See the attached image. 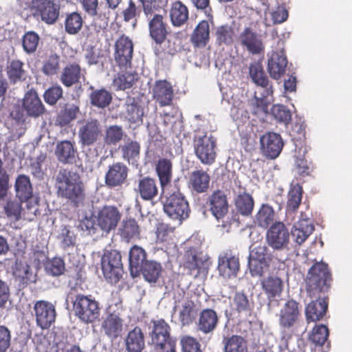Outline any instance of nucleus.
I'll return each mask as SVG.
<instances>
[{
  "instance_id": "1",
  "label": "nucleus",
  "mask_w": 352,
  "mask_h": 352,
  "mask_svg": "<svg viewBox=\"0 0 352 352\" xmlns=\"http://www.w3.org/2000/svg\"><path fill=\"white\" fill-rule=\"evenodd\" d=\"M120 219L121 213L117 207L106 205L96 210L94 214L85 215L80 227L89 234H95L98 228L108 234L116 229Z\"/></svg>"
},
{
  "instance_id": "2",
  "label": "nucleus",
  "mask_w": 352,
  "mask_h": 352,
  "mask_svg": "<svg viewBox=\"0 0 352 352\" xmlns=\"http://www.w3.org/2000/svg\"><path fill=\"white\" fill-rule=\"evenodd\" d=\"M249 76L256 85L254 99L252 100V104L255 107V113H266L269 104L272 102L273 90L260 63L254 62L250 65Z\"/></svg>"
},
{
  "instance_id": "3",
  "label": "nucleus",
  "mask_w": 352,
  "mask_h": 352,
  "mask_svg": "<svg viewBox=\"0 0 352 352\" xmlns=\"http://www.w3.org/2000/svg\"><path fill=\"white\" fill-rule=\"evenodd\" d=\"M58 196L78 205L84 199V190L80 175L67 169H61L56 177Z\"/></svg>"
},
{
  "instance_id": "4",
  "label": "nucleus",
  "mask_w": 352,
  "mask_h": 352,
  "mask_svg": "<svg viewBox=\"0 0 352 352\" xmlns=\"http://www.w3.org/2000/svg\"><path fill=\"white\" fill-rule=\"evenodd\" d=\"M72 308L74 315L85 324L92 323L100 316L99 302L91 296L76 295Z\"/></svg>"
},
{
  "instance_id": "5",
  "label": "nucleus",
  "mask_w": 352,
  "mask_h": 352,
  "mask_svg": "<svg viewBox=\"0 0 352 352\" xmlns=\"http://www.w3.org/2000/svg\"><path fill=\"white\" fill-rule=\"evenodd\" d=\"M164 210L170 218L179 222L188 218L190 212L188 201L179 191L166 197L164 201Z\"/></svg>"
},
{
  "instance_id": "6",
  "label": "nucleus",
  "mask_w": 352,
  "mask_h": 352,
  "mask_svg": "<svg viewBox=\"0 0 352 352\" xmlns=\"http://www.w3.org/2000/svg\"><path fill=\"white\" fill-rule=\"evenodd\" d=\"M216 138L210 133L198 134L194 139L195 153L204 164H212L216 158Z\"/></svg>"
},
{
  "instance_id": "7",
  "label": "nucleus",
  "mask_w": 352,
  "mask_h": 352,
  "mask_svg": "<svg viewBox=\"0 0 352 352\" xmlns=\"http://www.w3.org/2000/svg\"><path fill=\"white\" fill-rule=\"evenodd\" d=\"M331 280L327 265L323 262L316 263L309 270L307 286L309 292H322L329 287Z\"/></svg>"
},
{
  "instance_id": "8",
  "label": "nucleus",
  "mask_w": 352,
  "mask_h": 352,
  "mask_svg": "<svg viewBox=\"0 0 352 352\" xmlns=\"http://www.w3.org/2000/svg\"><path fill=\"white\" fill-rule=\"evenodd\" d=\"M121 258L120 253L116 250H106L101 258L102 273L111 283H117L122 276Z\"/></svg>"
},
{
  "instance_id": "9",
  "label": "nucleus",
  "mask_w": 352,
  "mask_h": 352,
  "mask_svg": "<svg viewBox=\"0 0 352 352\" xmlns=\"http://www.w3.org/2000/svg\"><path fill=\"white\" fill-rule=\"evenodd\" d=\"M169 326L164 320L153 322L152 343L161 352H176L175 342L170 339Z\"/></svg>"
},
{
  "instance_id": "10",
  "label": "nucleus",
  "mask_w": 352,
  "mask_h": 352,
  "mask_svg": "<svg viewBox=\"0 0 352 352\" xmlns=\"http://www.w3.org/2000/svg\"><path fill=\"white\" fill-rule=\"evenodd\" d=\"M102 135V127L97 119H88L79 123L78 136L82 146H91L99 140Z\"/></svg>"
},
{
  "instance_id": "11",
  "label": "nucleus",
  "mask_w": 352,
  "mask_h": 352,
  "mask_svg": "<svg viewBox=\"0 0 352 352\" xmlns=\"http://www.w3.org/2000/svg\"><path fill=\"white\" fill-rule=\"evenodd\" d=\"M289 232L282 222H275L266 233V241L274 250H288L289 244Z\"/></svg>"
},
{
  "instance_id": "12",
  "label": "nucleus",
  "mask_w": 352,
  "mask_h": 352,
  "mask_svg": "<svg viewBox=\"0 0 352 352\" xmlns=\"http://www.w3.org/2000/svg\"><path fill=\"white\" fill-rule=\"evenodd\" d=\"M56 0H31L30 8L34 14L39 16L47 24H54L59 16V5Z\"/></svg>"
},
{
  "instance_id": "13",
  "label": "nucleus",
  "mask_w": 352,
  "mask_h": 352,
  "mask_svg": "<svg viewBox=\"0 0 352 352\" xmlns=\"http://www.w3.org/2000/svg\"><path fill=\"white\" fill-rule=\"evenodd\" d=\"M267 251L268 248L264 245H257L250 250L248 265L252 276H261L269 266L270 258Z\"/></svg>"
},
{
  "instance_id": "14",
  "label": "nucleus",
  "mask_w": 352,
  "mask_h": 352,
  "mask_svg": "<svg viewBox=\"0 0 352 352\" xmlns=\"http://www.w3.org/2000/svg\"><path fill=\"white\" fill-rule=\"evenodd\" d=\"M133 52V44L129 37L122 35L116 41L114 58L121 69H126L131 66Z\"/></svg>"
},
{
  "instance_id": "15",
  "label": "nucleus",
  "mask_w": 352,
  "mask_h": 352,
  "mask_svg": "<svg viewBox=\"0 0 352 352\" xmlns=\"http://www.w3.org/2000/svg\"><path fill=\"white\" fill-rule=\"evenodd\" d=\"M300 317L298 302L293 299L287 300L278 314V323L281 328L289 329L298 323Z\"/></svg>"
},
{
  "instance_id": "16",
  "label": "nucleus",
  "mask_w": 352,
  "mask_h": 352,
  "mask_svg": "<svg viewBox=\"0 0 352 352\" xmlns=\"http://www.w3.org/2000/svg\"><path fill=\"white\" fill-rule=\"evenodd\" d=\"M239 40L241 46L250 54L258 55L264 52L265 45L262 36L249 27L241 31Z\"/></svg>"
},
{
  "instance_id": "17",
  "label": "nucleus",
  "mask_w": 352,
  "mask_h": 352,
  "mask_svg": "<svg viewBox=\"0 0 352 352\" xmlns=\"http://www.w3.org/2000/svg\"><path fill=\"white\" fill-rule=\"evenodd\" d=\"M36 324L41 329H48L55 321L56 311L54 306L47 301H37L34 306Z\"/></svg>"
},
{
  "instance_id": "18",
  "label": "nucleus",
  "mask_w": 352,
  "mask_h": 352,
  "mask_svg": "<svg viewBox=\"0 0 352 352\" xmlns=\"http://www.w3.org/2000/svg\"><path fill=\"white\" fill-rule=\"evenodd\" d=\"M260 142L262 152L270 159L276 158L283 147L282 138L279 134L274 132L263 135L260 138Z\"/></svg>"
},
{
  "instance_id": "19",
  "label": "nucleus",
  "mask_w": 352,
  "mask_h": 352,
  "mask_svg": "<svg viewBox=\"0 0 352 352\" xmlns=\"http://www.w3.org/2000/svg\"><path fill=\"white\" fill-rule=\"evenodd\" d=\"M267 71L270 76L279 79L285 72L287 59L283 51L272 52L268 54Z\"/></svg>"
},
{
  "instance_id": "20",
  "label": "nucleus",
  "mask_w": 352,
  "mask_h": 352,
  "mask_svg": "<svg viewBox=\"0 0 352 352\" xmlns=\"http://www.w3.org/2000/svg\"><path fill=\"white\" fill-rule=\"evenodd\" d=\"M218 272L223 278L235 277L239 270V261L230 253H224L219 256Z\"/></svg>"
},
{
  "instance_id": "21",
  "label": "nucleus",
  "mask_w": 352,
  "mask_h": 352,
  "mask_svg": "<svg viewBox=\"0 0 352 352\" xmlns=\"http://www.w3.org/2000/svg\"><path fill=\"white\" fill-rule=\"evenodd\" d=\"M153 98L160 106H169L173 99V89L166 80H157L152 90Z\"/></svg>"
},
{
  "instance_id": "22",
  "label": "nucleus",
  "mask_w": 352,
  "mask_h": 352,
  "mask_svg": "<svg viewBox=\"0 0 352 352\" xmlns=\"http://www.w3.org/2000/svg\"><path fill=\"white\" fill-rule=\"evenodd\" d=\"M128 175V168L121 162L109 166L105 175V183L109 187H117L124 183Z\"/></svg>"
},
{
  "instance_id": "23",
  "label": "nucleus",
  "mask_w": 352,
  "mask_h": 352,
  "mask_svg": "<svg viewBox=\"0 0 352 352\" xmlns=\"http://www.w3.org/2000/svg\"><path fill=\"white\" fill-rule=\"evenodd\" d=\"M314 226L311 220L301 214L300 219L296 222L291 231V234L296 243L301 245L314 232Z\"/></svg>"
},
{
  "instance_id": "24",
  "label": "nucleus",
  "mask_w": 352,
  "mask_h": 352,
  "mask_svg": "<svg viewBox=\"0 0 352 352\" xmlns=\"http://www.w3.org/2000/svg\"><path fill=\"white\" fill-rule=\"evenodd\" d=\"M155 172L160 181L162 192L170 184L173 177V164L166 158L159 159L155 164Z\"/></svg>"
},
{
  "instance_id": "25",
  "label": "nucleus",
  "mask_w": 352,
  "mask_h": 352,
  "mask_svg": "<svg viewBox=\"0 0 352 352\" xmlns=\"http://www.w3.org/2000/svg\"><path fill=\"white\" fill-rule=\"evenodd\" d=\"M210 208L212 214L217 220L225 217L228 210V204L223 192L217 190L211 195Z\"/></svg>"
},
{
  "instance_id": "26",
  "label": "nucleus",
  "mask_w": 352,
  "mask_h": 352,
  "mask_svg": "<svg viewBox=\"0 0 352 352\" xmlns=\"http://www.w3.org/2000/svg\"><path fill=\"white\" fill-rule=\"evenodd\" d=\"M23 107L27 113L32 117L39 116L45 110L41 100L34 90H30L25 94L23 98Z\"/></svg>"
},
{
  "instance_id": "27",
  "label": "nucleus",
  "mask_w": 352,
  "mask_h": 352,
  "mask_svg": "<svg viewBox=\"0 0 352 352\" xmlns=\"http://www.w3.org/2000/svg\"><path fill=\"white\" fill-rule=\"evenodd\" d=\"M148 28L150 36L156 43L161 44L165 41L168 31L162 15L155 14L149 21Z\"/></svg>"
},
{
  "instance_id": "28",
  "label": "nucleus",
  "mask_w": 352,
  "mask_h": 352,
  "mask_svg": "<svg viewBox=\"0 0 352 352\" xmlns=\"http://www.w3.org/2000/svg\"><path fill=\"white\" fill-rule=\"evenodd\" d=\"M102 329L108 337L116 338L123 330V320L118 314H109L102 323Z\"/></svg>"
},
{
  "instance_id": "29",
  "label": "nucleus",
  "mask_w": 352,
  "mask_h": 352,
  "mask_svg": "<svg viewBox=\"0 0 352 352\" xmlns=\"http://www.w3.org/2000/svg\"><path fill=\"white\" fill-rule=\"evenodd\" d=\"M129 268L133 277L138 276L146 261V252L139 246L134 245L129 252Z\"/></svg>"
},
{
  "instance_id": "30",
  "label": "nucleus",
  "mask_w": 352,
  "mask_h": 352,
  "mask_svg": "<svg viewBox=\"0 0 352 352\" xmlns=\"http://www.w3.org/2000/svg\"><path fill=\"white\" fill-rule=\"evenodd\" d=\"M15 191L16 197L21 201H27V207L31 208L30 203L28 202L32 195V186L29 177L25 175H19L15 181Z\"/></svg>"
},
{
  "instance_id": "31",
  "label": "nucleus",
  "mask_w": 352,
  "mask_h": 352,
  "mask_svg": "<svg viewBox=\"0 0 352 352\" xmlns=\"http://www.w3.org/2000/svg\"><path fill=\"white\" fill-rule=\"evenodd\" d=\"M262 288L269 298V306L272 303V298L279 296L283 291V281L275 275H270L263 278Z\"/></svg>"
},
{
  "instance_id": "32",
  "label": "nucleus",
  "mask_w": 352,
  "mask_h": 352,
  "mask_svg": "<svg viewBox=\"0 0 352 352\" xmlns=\"http://www.w3.org/2000/svg\"><path fill=\"white\" fill-rule=\"evenodd\" d=\"M175 309H179V318L183 326L191 324L197 316V309L194 302L188 299L176 304Z\"/></svg>"
},
{
  "instance_id": "33",
  "label": "nucleus",
  "mask_w": 352,
  "mask_h": 352,
  "mask_svg": "<svg viewBox=\"0 0 352 352\" xmlns=\"http://www.w3.org/2000/svg\"><path fill=\"white\" fill-rule=\"evenodd\" d=\"M55 153L60 162L65 164H72L75 161L77 151L73 143L65 140L56 145Z\"/></svg>"
},
{
  "instance_id": "34",
  "label": "nucleus",
  "mask_w": 352,
  "mask_h": 352,
  "mask_svg": "<svg viewBox=\"0 0 352 352\" xmlns=\"http://www.w3.org/2000/svg\"><path fill=\"white\" fill-rule=\"evenodd\" d=\"M137 190L140 197L146 201L153 200L158 194L156 181L148 177L139 180Z\"/></svg>"
},
{
  "instance_id": "35",
  "label": "nucleus",
  "mask_w": 352,
  "mask_h": 352,
  "mask_svg": "<svg viewBox=\"0 0 352 352\" xmlns=\"http://www.w3.org/2000/svg\"><path fill=\"white\" fill-rule=\"evenodd\" d=\"M129 352H142L144 347V338L142 330L135 327L128 333L125 340Z\"/></svg>"
},
{
  "instance_id": "36",
  "label": "nucleus",
  "mask_w": 352,
  "mask_h": 352,
  "mask_svg": "<svg viewBox=\"0 0 352 352\" xmlns=\"http://www.w3.org/2000/svg\"><path fill=\"white\" fill-rule=\"evenodd\" d=\"M218 322V317L214 311L207 309L200 314L198 329L204 333H209L214 330Z\"/></svg>"
},
{
  "instance_id": "37",
  "label": "nucleus",
  "mask_w": 352,
  "mask_h": 352,
  "mask_svg": "<svg viewBox=\"0 0 352 352\" xmlns=\"http://www.w3.org/2000/svg\"><path fill=\"white\" fill-rule=\"evenodd\" d=\"M210 25L203 20L198 23L191 35V41L196 47H204L209 41Z\"/></svg>"
},
{
  "instance_id": "38",
  "label": "nucleus",
  "mask_w": 352,
  "mask_h": 352,
  "mask_svg": "<svg viewBox=\"0 0 352 352\" xmlns=\"http://www.w3.org/2000/svg\"><path fill=\"white\" fill-rule=\"evenodd\" d=\"M327 309L324 299H318L310 302L306 307V317L308 322H315L323 318Z\"/></svg>"
},
{
  "instance_id": "39",
  "label": "nucleus",
  "mask_w": 352,
  "mask_h": 352,
  "mask_svg": "<svg viewBox=\"0 0 352 352\" xmlns=\"http://www.w3.org/2000/svg\"><path fill=\"white\" fill-rule=\"evenodd\" d=\"M142 106L134 98H129L125 104V116L131 123H140L144 116Z\"/></svg>"
},
{
  "instance_id": "40",
  "label": "nucleus",
  "mask_w": 352,
  "mask_h": 352,
  "mask_svg": "<svg viewBox=\"0 0 352 352\" xmlns=\"http://www.w3.org/2000/svg\"><path fill=\"white\" fill-rule=\"evenodd\" d=\"M170 17L174 26L179 27L184 24L188 19L187 7L181 1H175L172 4Z\"/></svg>"
},
{
  "instance_id": "41",
  "label": "nucleus",
  "mask_w": 352,
  "mask_h": 352,
  "mask_svg": "<svg viewBox=\"0 0 352 352\" xmlns=\"http://www.w3.org/2000/svg\"><path fill=\"white\" fill-rule=\"evenodd\" d=\"M292 135L295 144V148L299 149L300 155L306 154L307 147L305 144V124L304 122L295 123L292 128Z\"/></svg>"
},
{
  "instance_id": "42",
  "label": "nucleus",
  "mask_w": 352,
  "mask_h": 352,
  "mask_svg": "<svg viewBox=\"0 0 352 352\" xmlns=\"http://www.w3.org/2000/svg\"><path fill=\"white\" fill-rule=\"evenodd\" d=\"M190 182L193 190L197 192H204L208 188L210 176L206 172L197 170L192 173Z\"/></svg>"
},
{
  "instance_id": "43",
  "label": "nucleus",
  "mask_w": 352,
  "mask_h": 352,
  "mask_svg": "<svg viewBox=\"0 0 352 352\" xmlns=\"http://www.w3.org/2000/svg\"><path fill=\"white\" fill-rule=\"evenodd\" d=\"M13 273L23 284L27 285L30 282L35 281V276L30 266L25 262L16 261Z\"/></svg>"
},
{
  "instance_id": "44",
  "label": "nucleus",
  "mask_w": 352,
  "mask_h": 352,
  "mask_svg": "<svg viewBox=\"0 0 352 352\" xmlns=\"http://www.w3.org/2000/svg\"><path fill=\"white\" fill-rule=\"evenodd\" d=\"M122 158L129 164H135L140 157V146L136 141H129L120 147Z\"/></svg>"
},
{
  "instance_id": "45",
  "label": "nucleus",
  "mask_w": 352,
  "mask_h": 352,
  "mask_svg": "<svg viewBox=\"0 0 352 352\" xmlns=\"http://www.w3.org/2000/svg\"><path fill=\"white\" fill-rule=\"evenodd\" d=\"M7 74L12 83H16L25 79L26 72L23 69V63L12 60L7 67Z\"/></svg>"
},
{
  "instance_id": "46",
  "label": "nucleus",
  "mask_w": 352,
  "mask_h": 352,
  "mask_svg": "<svg viewBox=\"0 0 352 352\" xmlns=\"http://www.w3.org/2000/svg\"><path fill=\"white\" fill-rule=\"evenodd\" d=\"M185 257V267L189 270L191 275L197 277L201 272H204V262L197 257L194 250L188 252Z\"/></svg>"
},
{
  "instance_id": "47",
  "label": "nucleus",
  "mask_w": 352,
  "mask_h": 352,
  "mask_svg": "<svg viewBox=\"0 0 352 352\" xmlns=\"http://www.w3.org/2000/svg\"><path fill=\"white\" fill-rule=\"evenodd\" d=\"M140 272H142L146 281L155 283L161 274L162 266L160 263L155 261H146Z\"/></svg>"
},
{
  "instance_id": "48",
  "label": "nucleus",
  "mask_w": 352,
  "mask_h": 352,
  "mask_svg": "<svg viewBox=\"0 0 352 352\" xmlns=\"http://www.w3.org/2000/svg\"><path fill=\"white\" fill-rule=\"evenodd\" d=\"M138 73L125 72L117 75L113 81V86L116 90H124L131 88L138 80Z\"/></svg>"
},
{
  "instance_id": "49",
  "label": "nucleus",
  "mask_w": 352,
  "mask_h": 352,
  "mask_svg": "<svg viewBox=\"0 0 352 352\" xmlns=\"http://www.w3.org/2000/svg\"><path fill=\"white\" fill-rule=\"evenodd\" d=\"M232 306L239 314H250L253 309V303L242 292H236L232 302Z\"/></svg>"
},
{
  "instance_id": "50",
  "label": "nucleus",
  "mask_w": 352,
  "mask_h": 352,
  "mask_svg": "<svg viewBox=\"0 0 352 352\" xmlns=\"http://www.w3.org/2000/svg\"><path fill=\"white\" fill-rule=\"evenodd\" d=\"M120 236L126 241L138 238L140 235V227L133 219L123 221L120 228Z\"/></svg>"
},
{
  "instance_id": "51",
  "label": "nucleus",
  "mask_w": 352,
  "mask_h": 352,
  "mask_svg": "<svg viewBox=\"0 0 352 352\" xmlns=\"http://www.w3.org/2000/svg\"><path fill=\"white\" fill-rule=\"evenodd\" d=\"M225 352H248L245 339L239 336H232L223 339Z\"/></svg>"
},
{
  "instance_id": "52",
  "label": "nucleus",
  "mask_w": 352,
  "mask_h": 352,
  "mask_svg": "<svg viewBox=\"0 0 352 352\" xmlns=\"http://www.w3.org/2000/svg\"><path fill=\"white\" fill-rule=\"evenodd\" d=\"M80 76V67L78 65H70L64 69L60 80L65 86L71 87L78 82Z\"/></svg>"
},
{
  "instance_id": "53",
  "label": "nucleus",
  "mask_w": 352,
  "mask_h": 352,
  "mask_svg": "<svg viewBox=\"0 0 352 352\" xmlns=\"http://www.w3.org/2000/svg\"><path fill=\"white\" fill-rule=\"evenodd\" d=\"M90 100L92 105L98 108H104L111 103L112 96L106 89H97L91 94Z\"/></svg>"
},
{
  "instance_id": "54",
  "label": "nucleus",
  "mask_w": 352,
  "mask_h": 352,
  "mask_svg": "<svg viewBox=\"0 0 352 352\" xmlns=\"http://www.w3.org/2000/svg\"><path fill=\"white\" fill-rule=\"evenodd\" d=\"M234 36V29L228 25H223L217 28L215 36L219 45H228L232 44Z\"/></svg>"
},
{
  "instance_id": "55",
  "label": "nucleus",
  "mask_w": 352,
  "mask_h": 352,
  "mask_svg": "<svg viewBox=\"0 0 352 352\" xmlns=\"http://www.w3.org/2000/svg\"><path fill=\"white\" fill-rule=\"evenodd\" d=\"M235 205L241 214L249 215L252 213L254 208V200L250 195L245 192L238 195Z\"/></svg>"
},
{
  "instance_id": "56",
  "label": "nucleus",
  "mask_w": 352,
  "mask_h": 352,
  "mask_svg": "<svg viewBox=\"0 0 352 352\" xmlns=\"http://www.w3.org/2000/svg\"><path fill=\"white\" fill-rule=\"evenodd\" d=\"M302 190L301 186L298 184H292L288 193V200L287 208L288 210L294 211L296 210L302 199Z\"/></svg>"
},
{
  "instance_id": "57",
  "label": "nucleus",
  "mask_w": 352,
  "mask_h": 352,
  "mask_svg": "<svg viewBox=\"0 0 352 352\" xmlns=\"http://www.w3.org/2000/svg\"><path fill=\"white\" fill-rule=\"evenodd\" d=\"M274 217V211L269 205H263L256 215V221L258 225L266 228L271 223Z\"/></svg>"
},
{
  "instance_id": "58",
  "label": "nucleus",
  "mask_w": 352,
  "mask_h": 352,
  "mask_svg": "<svg viewBox=\"0 0 352 352\" xmlns=\"http://www.w3.org/2000/svg\"><path fill=\"white\" fill-rule=\"evenodd\" d=\"M329 337V329L327 326L324 324L316 325L311 335L309 336L310 340L316 345L322 346L324 344Z\"/></svg>"
},
{
  "instance_id": "59",
  "label": "nucleus",
  "mask_w": 352,
  "mask_h": 352,
  "mask_svg": "<svg viewBox=\"0 0 352 352\" xmlns=\"http://www.w3.org/2000/svg\"><path fill=\"white\" fill-rule=\"evenodd\" d=\"M46 272L53 276H58L63 274L65 272L64 261L59 257H55L46 262L45 265Z\"/></svg>"
},
{
  "instance_id": "60",
  "label": "nucleus",
  "mask_w": 352,
  "mask_h": 352,
  "mask_svg": "<svg viewBox=\"0 0 352 352\" xmlns=\"http://www.w3.org/2000/svg\"><path fill=\"white\" fill-rule=\"evenodd\" d=\"M123 135L124 132L121 126H110L106 130L104 142L108 145H116L122 139Z\"/></svg>"
},
{
  "instance_id": "61",
  "label": "nucleus",
  "mask_w": 352,
  "mask_h": 352,
  "mask_svg": "<svg viewBox=\"0 0 352 352\" xmlns=\"http://www.w3.org/2000/svg\"><path fill=\"white\" fill-rule=\"evenodd\" d=\"M65 30L70 34H75L81 29L82 19L76 12L70 14L65 20Z\"/></svg>"
},
{
  "instance_id": "62",
  "label": "nucleus",
  "mask_w": 352,
  "mask_h": 352,
  "mask_svg": "<svg viewBox=\"0 0 352 352\" xmlns=\"http://www.w3.org/2000/svg\"><path fill=\"white\" fill-rule=\"evenodd\" d=\"M79 112V107L74 104H67L64 110H63L59 116L58 120L62 125H66L76 118Z\"/></svg>"
},
{
  "instance_id": "63",
  "label": "nucleus",
  "mask_w": 352,
  "mask_h": 352,
  "mask_svg": "<svg viewBox=\"0 0 352 352\" xmlns=\"http://www.w3.org/2000/svg\"><path fill=\"white\" fill-rule=\"evenodd\" d=\"M271 113L278 122L285 124H287L292 119L291 111L283 104L273 105Z\"/></svg>"
},
{
  "instance_id": "64",
  "label": "nucleus",
  "mask_w": 352,
  "mask_h": 352,
  "mask_svg": "<svg viewBox=\"0 0 352 352\" xmlns=\"http://www.w3.org/2000/svg\"><path fill=\"white\" fill-rule=\"evenodd\" d=\"M230 113L238 125L245 122L248 119V112L244 109L243 104L239 100L234 101Z\"/></svg>"
}]
</instances>
